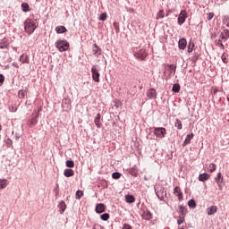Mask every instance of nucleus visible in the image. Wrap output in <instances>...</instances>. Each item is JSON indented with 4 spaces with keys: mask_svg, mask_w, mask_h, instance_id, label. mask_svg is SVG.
<instances>
[{
    "mask_svg": "<svg viewBox=\"0 0 229 229\" xmlns=\"http://www.w3.org/2000/svg\"><path fill=\"white\" fill-rule=\"evenodd\" d=\"M20 62H21V64H30V57L28 55L22 54L20 57Z\"/></svg>",
    "mask_w": 229,
    "mask_h": 229,
    "instance_id": "nucleus-17",
    "label": "nucleus"
},
{
    "mask_svg": "<svg viewBox=\"0 0 229 229\" xmlns=\"http://www.w3.org/2000/svg\"><path fill=\"white\" fill-rule=\"evenodd\" d=\"M123 229H131V225L124 224Z\"/></svg>",
    "mask_w": 229,
    "mask_h": 229,
    "instance_id": "nucleus-48",
    "label": "nucleus"
},
{
    "mask_svg": "<svg viewBox=\"0 0 229 229\" xmlns=\"http://www.w3.org/2000/svg\"><path fill=\"white\" fill-rule=\"evenodd\" d=\"M55 31L56 33L60 34V33H65L67 31V29L64 26H57L55 28Z\"/></svg>",
    "mask_w": 229,
    "mask_h": 229,
    "instance_id": "nucleus-22",
    "label": "nucleus"
},
{
    "mask_svg": "<svg viewBox=\"0 0 229 229\" xmlns=\"http://www.w3.org/2000/svg\"><path fill=\"white\" fill-rule=\"evenodd\" d=\"M185 222V216H179V218H178V220H177V224L178 225H182V223H184Z\"/></svg>",
    "mask_w": 229,
    "mask_h": 229,
    "instance_id": "nucleus-38",
    "label": "nucleus"
},
{
    "mask_svg": "<svg viewBox=\"0 0 229 229\" xmlns=\"http://www.w3.org/2000/svg\"><path fill=\"white\" fill-rule=\"evenodd\" d=\"M100 218L102 221H108V219H110V215L108 213H105L101 215Z\"/></svg>",
    "mask_w": 229,
    "mask_h": 229,
    "instance_id": "nucleus-33",
    "label": "nucleus"
},
{
    "mask_svg": "<svg viewBox=\"0 0 229 229\" xmlns=\"http://www.w3.org/2000/svg\"><path fill=\"white\" fill-rule=\"evenodd\" d=\"M143 218L146 219V221H149L152 218L151 212L146 211L143 214Z\"/></svg>",
    "mask_w": 229,
    "mask_h": 229,
    "instance_id": "nucleus-27",
    "label": "nucleus"
},
{
    "mask_svg": "<svg viewBox=\"0 0 229 229\" xmlns=\"http://www.w3.org/2000/svg\"><path fill=\"white\" fill-rule=\"evenodd\" d=\"M1 130H3V127H2L1 124H0V131H1Z\"/></svg>",
    "mask_w": 229,
    "mask_h": 229,
    "instance_id": "nucleus-52",
    "label": "nucleus"
},
{
    "mask_svg": "<svg viewBox=\"0 0 229 229\" xmlns=\"http://www.w3.org/2000/svg\"><path fill=\"white\" fill-rule=\"evenodd\" d=\"M225 59H223L224 62H225Z\"/></svg>",
    "mask_w": 229,
    "mask_h": 229,
    "instance_id": "nucleus-56",
    "label": "nucleus"
},
{
    "mask_svg": "<svg viewBox=\"0 0 229 229\" xmlns=\"http://www.w3.org/2000/svg\"><path fill=\"white\" fill-rule=\"evenodd\" d=\"M179 214H181L180 216H185L187 215V208L183 206H180L179 207Z\"/></svg>",
    "mask_w": 229,
    "mask_h": 229,
    "instance_id": "nucleus-24",
    "label": "nucleus"
},
{
    "mask_svg": "<svg viewBox=\"0 0 229 229\" xmlns=\"http://www.w3.org/2000/svg\"><path fill=\"white\" fill-rule=\"evenodd\" d=\"M103 227L99 224H95L92 227V229H102Z\"/></svg>",
    "mask_w": 229,
    "mask_h": 229,
    "instance_id": "nucleus-45",
    "label": "nucleus"
},
{
    "mask_svg": "<svg viewBox=\"0 0 229 229\" xmlns=\"http://www.w3.org/2000/svg\"><path fill=\"white\" fill-rule=\"evenodd\" d=\"M0 83H4V75L0 74Z\"/></svg>",
    "mask_w": 229,
    "mask_h": 229,
    "instance_id": "nucleus-49",
    "label": "nucleus"
},
{
    "mask_svg": "<svg viewBox=\"0 0 229 229\" xmlns=\"http://www.w3.org/2000/svg\"><path fill=\"white\" fill-rule=\"evenodd\" d=\"M186 19H187V11H185V10L181 11L179 17L177 19L178 24H180V26H182V24H183V22H185Z\"/></svg>",
    "mask_w": 229,
    "mask_h": 229,
    "instance_id": "nucleus-6",
    "label": "nucleus"
},
{
    "mask_svg": "<svg viewBox=\"0 0 229 229\" xmlns=\"http://www.w3.org/2000/svg\"><path fill=\"white\" fill-rule=\"evenodd\" d=\"M224 24H225L229 28V17L228 16L224 17Z\"/></svg>",
    "mask_w": 229,
    "mask_h": 229,
    "instance_id": "nucleus-43",
    "label": "nucleus"
},
{
    "mask_svg": "<svg viewBox=\"0 0 229 229\" xmlns=\"http://www.w3.org/2000/svg\"><path fill=\"white\" fill-rule=\"evenodd\" d=\"M216 182L219 187V190L222 191L223 187L221 186V184L223 183V177L221 176V173L217 174V176L216 178Z\"/></svg>",
    "mask_w": 229,
    "mask_h": 229,
    "instance_id": "nucleus-15",
    "label": "nucleus"
},
{
    "mask_svg": "<svg viewBox=\"0 0 229 229\" xmlns=\"http://www.w3.org/2000/svg\"><path fill=\"white\" fill-rule=\"evenodd\" d=\"M92 51L93 55L97 56V58L99 56V55H101V49H99V47H98L97 44L93 45Z\"/></svg>",
    "mask_w": 229,
    "mask_h": 229,
    "instance_id": "nucleus-13",
    "label": "nucleus"
},
{
    "mask_svg": "<svg viewBox=\"0 0 229 229\" xmlns=\"http://www.w3.org/2000/svg\"><path fill=\"white\" fill-rule=\"evenodd\" d=\"M24 30L28 35H31L37 30V20L35 19H27L24 21Z\"/></svg>",
    "mask_w": 229,
    "mask_h": 229,
    "instance_id": "nucleus-1",
    "label": "nucleus"
},
{
    "mask_svg": "<svg viewBox=\"0 0 229 229\" xmlns=\"http://www.w3.org/2000/svg\"><path fill=\"white\" fill-rule=\"evenodd\" d=\"M37 118H32L30 120L28 121V126L30 128H32V126H37Z\"/></svg>",
    "mask_w": 229,
    "mask_h": 229,
    "instance_id": "nucleus-23",
    "label": "nucleus"
},
{
    "mask_svg": "<svg viewBox=\"0 0 229 229\" xmlns=\"http://www.w3.org/2000/svg\"><path fill=\"white\" fill-rule=\"evenodd\" d=\"M217 212V208L216 206H210L209 208H207V214L208 216H214Z\"/></svg>",
    "mask_w": 229,
    "mask_h": 229,
    "instance_id": "nucleus-11",
    "label": "nucleus"
},
{
    "mask_svg": "<svg viewBox=\"0 0 229 229\" xmlns=\"http://www.w3.org/2000/svg\"><path fill=\"white\" fill-rule=\"evenodd\" d=\"M173 92H180V84H174L173 88H172Z\"/></svg>",
    "mask_w": 229,
    "mask_h": 229,
    "instance_id": "nucleus-34",
    "label": "nucleus"
},
{
    "mask_svg": "<svg viewBox=\"0 0 229 229\" xmlns=\"http://www.w3.org/2000/svg\"><path fill=\"white\" fill-rule=\"evenodd\" d=\"M134 56L139 60H145L146 56H148V52H146V49H140L139 52H135Z\"/></svg>",
    "mask_w": 229,
    "mask_h": 229,
    "instance_id": "nucleus-5",
    "label": "nucleus"
},
{
    "mask_svg": "<svg viewBox=\"0 0 229 229\" xmlns=\"http://www.w3.org/2000/svg\"><path fill=\"white\" fill-rule=\"evenodd\" d=\"M147 97L149 99H157V90L155 89H149L147 91Z\"/></svg>",
    "mask_w": 229,
    "mask_h": 229,
    "instance_id": "nucleus-7",
    "label": "nucleus"
},
{
    "mask_svg": "<svg viewBox=\"0 0 229 229\" xmlns=\"http://www.w3.org/2000/svg\"><path fill=\"white\" fill-rule=\"evenodd\" d=\"M188 205L191 208H196V201L194 199H190Z\"/></svg>",
    "mask_w": 229,
    "mask_h": 229,
    "instance_id": "nucleus-32",
    "label": "nucleus"
},
{
    "mask_svg": "<svg viewBox=\"0 0 229 229\" xmlns=\"http://www.w3.org/2000/svg\"><path fill=\"white\" fill-rule=\"evenodd\" d=\"M169 69L174 71V74L176 72V65L175 64H168Z\"/></svg>",
    "mask_w": 229,
    "mask_h": 229,
    "instance_id": "nucleus-41",
    "label": "nucleus"
},
{
    "mask_svg": "<svg viewBox=\"0 0 229 229\" xmlns=\"http://www.w3.org/2000/svg\"><path fill=\"white\" fill-rule=\"evenodd\" d=\"M91 74H92V80L93 81H95L96 83H99L100 80V76L101 74L99 73V70L98 69V67L96 65H93L91 67Z\"/></svg>",
    "mask_w": 229,
    "mask_h": 229,
    "instance_id": "nucleus-3",
    "label": "nucleus"
},
{
    "mask_svg": "<svg viewBox=\"0 0 229 229\" xmlns=\"http://www.w3.org/2000/svg\"><path fill=\"white\" fill-rule=\"evenodd\" d=\"M26 94H27V91L24 90V89H21L18 92V98L20 99H24V98H26Z\"/></svg>",
    "mask_w": 229,
    "mask_h": 229,
    "instance_id": "nucleus-25",
    "label": "nucleus"
},
{
    "mask_svg": "<svg viewBox=\"0 0 229 229\" xmlns=\"http://www.w3.org/2000/svg\"><path fill=\"white\" fill-rule=\"evenodd\" d=\"M194 50V42L190 41L188 45V53H192Z\"/></svg>",
    "mask_w": 229,
    "mask_h": 229,
    "instance_id": "nucleus-29",
    "label": "nucleus"
},
{
    "mask_svg": "<svg viewBox=\"0 0 229 229\" xmlns=\"http://www.w3.org/2000/svg\"><path fill=\"white\" fill-rule=\"evenodd\" d=\"M225 59H223L224 62H225Z\"/></svg>",
    "mask_w": 229,
    "mask_h": 229,
    "instance_id": "nucleus-54",
    "label": "nucleus"
},
{
    "mask_svg": "<svg viewBox=\"0 0 229 229\" xmlns=\"http://www.w3.org/2000/svg\"><path fill=\"white\" fill-rule=\"evenodd\" d=\"M165 128L164 127H157L154 129V134L157 139H164V137H165Z\"/></svg>",
    "mask_w": 229,
    "mask_h": 229,
    "instance_id": "nucleus-4",
    "label": "nucleus"
},
{
    "mask_svg": "<svg viewBox=\"0 0 229 229\" xmlns=\"http://www.w3.org/2000/svg\"><path fill=\"white\" fill-rule=\"evenodd\" d=\"M66 167H70V168L74 167V161H72V160H67V161H66Z\"/></svg>",
    "mask_w": 229,
    "mask_h": 229,
    "instance_id": "nucleus-37",
    "label": "nucleus"
},
{
    "mask_svg": "<svg viewBox=\"0 0 229 229\" xmlns=\"http://www.w3.org/2000/svg\"><path fill=\"white\" fill-rule=\"evenodd\" d=\"M10 43L8 42V38H4L0 40V49H8Z\"/></svg>",
    "mask_w": 229,
    "mask_h": 229,
    "instance_id": "nucleus-8",
    "label": "nucleus"
},
{
    "mask_svg": "<svg viewBox=\"0 0 229 229\" xmlns=\"http://www.w3.org/2000/svg\"><path fill=\"white\" fill-rule=\"evenodd\" d=\"M64 175L66 178H71V176H74V170L72 169H65L64 172Z\"/></svg>",
    "mask_w": 229,
    "mask_h": 229,
    "instance_id": "nucleus-18",
    "label": "nucleus"
},
{
    "mask_svg": "<svg viewBox=\"0 0 229 229\" xmlns=\"http://www.w3.org/2000/svg\"><path fill=\"white\" fill-rule=\"evenodd\" d=\"M174 126L175 128H177V130H182V121L177 119L175 121Z\"/></svg>",
    "mask_w": 229,
    "mask_h": 229,
    "instance_id": "nucleus-30",
    "label": "nucleus"
},
{
    "mask_svg": "<svg viewBox=\"0 0 229 229\" xmlns=\"http://www.w3.org/2000/svg\"><path fill=\"white\" fill-rule=\"evenodd\" d=\"M107 17H108V15L106 14V13H103L99 16V21H106Z\"/></svg>",
    "mask_w": 229,
    "mask_h": 229,
    "instance_id": "nucleus-39",
    "label": "nucleus"
},
{
    "mask_svg": "<svg viewBox=\"0 0 229 229\" xmlns=\"http://www.w3.org/2000/svg\"><path fill=\"white\" fill-rule=\"evenodd\" d=\"M174 194H175V196H178L179 201H182V199H183V194L182 193V190L180 189V187L176 186L174 188Z\"/></svg>",
    "mask_w": 229,
    "mask_h": 229,
    "instance_id": "nucleus-9",
    "label": "nucleus"
},
{
    "mask_svg": "<svg viewBox=\"0 0 229 229\" xmlns=\"http://www.w3.org/2000/svg\"><path fill=\"white\" fill-rule=\"evenodd\" d=\"M225 59H223L224 62H225Z\"/></svg>",
    "mask_w": 229,
    "mask_h": 229,
    "instance_id": "nucleus-55",
    "label": "nucleus"
},
{
    "mask_svg": "<svg viewBox=\"0 0 229 229\" xmlns=\"http://www.w3.org/2000/svg\"><path fill=\"white\" fill-rule=\"evenodd\" d=\"M100 121H101V114L98 113L94 120V123H95L97 128H101Z\"/></svg>",
    "mask_w": 229,
    "mask_h": 229,
    "instance_id": "nucleus-19",
    "label": "nucleus"
},
{
    "mask_svg": "<svg viewBox=\"0 0 229 229\" xmlns=\"http://www.w3.org/2000/svg\"><path fill=\"white\" fill-rule=\"evenodd\" d=\"M10 112H17V108L15 106H10L9 107Z\"/></svg>",
    "mask_w": 229,
    "mask_h": 229,
    "instance_id": "nucleus-47",
    "label": "nucleus"
},
{
    "mask_svg": "<svg viewBox=\"0 0 229 229\" xmlns=\"http://www.w3.org/2000/svg\"><path fill=\"white\" fill-rule=\"evenodd\" d=\"M112 178H114V180H119V178H121V173L119 172L113 173Z\"/></svg>",
    "mask_w": 229,
    "mask_h": 229,
    "instance_id": "nucleus-35",
    "label": "nucleus"
},
{
    "mask_svg": "<svg viewBox=\"0 0 229 229\" xmlns=\"http://www.w3.org/2000/svg\"><path fill=\"white\" fill-rule=\"evenodd\" d=\"M125 199H126L127 203H134L135 202V197H133V195H127L125 197Z\"/></svg>",
    "mask_w": 229,
    "mask_h": 229,
    "instance_id": "nucleus-26",
    "label": "nucleus"
},
{
    "mask_svg": "<svg viewBox=\"0 0 229 229\" xmlns=\"http://www.w3.org/2000/svg\"><path fill=\"white\" fill-rule=\"evenodd\" d=\"M105 210H106V206H105V204L100 203L96 206L97 214H103V212H105Z\"/></svg>",
    "mask_w": 229,
    "mask_h": 229,
    "instance_id": "nucleus-10",
    "label": "nucleus"
},
{
    "mask_svg": "<svg viewBox=\"0 0 229 229\" xmlns=\"http://www.w3.org/2000/svg\"><path fill=\"white\" fill-rule=\"evenodd\" d=\"M208 178H210V175H208V174H200L199 175V182H207V180H208Z\"/></svg>",
    "mask_w": 229,
    "mask_h": 229,
    "instance_id": "nucleus-20",
    "label": "nucleus"
},
{
    "mask_svg": "<svg viewBox=\"0 0 229 229\" xmlns=\"http://www.w3.org/2000/svg\"><path fill=\"white\" fill-rule=\"evenodd\" d=\"M55 47L61 52L67 51L70 47L69 42L67 40H59L55 43Z\"/></svg>",
    "mask_w": 229,
    "mask_h": 229,
    "instance_id": "nucleus-2",
    "label": "nucleus"
},
{
    "mask_svg": "<svg viewBox=\"0 0 229 229\" xmlns=\"http://www.w3.org/2000/svg\"><path fill=\"white\" fill-rule=\"evenodd\" d=\"M21 8L23 12H30V4H28L27 3H23L21 4Z\"/></svg>",
    "mask_w": 229,
    "mask_h": 229,
    "instance_id": "nucleus-31",
    "label": "nucleus"
},
{
    "mask_svg": "<svg viewBox=\"0 0 229 229\" xmlns=\"http://www.w3.org/2000/svg\"><path fill=\"white\" fill-rule=\"evenodd\" d=\"M83 196V191H77L75 194L76 199H81V197Z\"/></svg>",
    "mask_w": 229,
    "mask_h": 229,
    "instance_id": "nucleus-36",
    "label": "nucleus"
},
{
    "mask_svg": "<svg viewBox=\"0 0 229 229\" xmlns=\"http://www.w3.org/2000/svg\"><path fill=\"white\" fill-rule=\"evenodd\" d=\"M220 38L222 40H228L229 38V30H224V31L220 34Z\"/></svg>",
    "mask_w": 229,
    "mask_h": 229,
    "instance_id": "nucleus-16",
    "label": "nucleus"
},
{
    "mask_svg": "<svg viewBox=\"0 0 229 229\" xmlns=\"http://www.w3.org/2000/svg\"><path fill=\"white\" fill-rule=\"evenodd\" d=\"M192 139H194V133L188 134L182 144L183 148H185V146H187L188 144H191V141L192 140Z\"/></svg>",
    "mask_w": 229,
    "mask_h": 229,
    "instance_id": "nucleus-12",
    "label": "nucleus"
},
{
    "mask_svg": "<svg viewBox=\"0 0 229 229\" xmlns=\"http://www.w3.org/2000/svg\"><path fill=\"white\" fill-rule=\"evenodd\" d=\"M114 106H115V108H119V106H121V101L114 100Z\"/></svg>",
    "mask_w": 229,
    "mask_h": 229,
    "instance_id": "nucleus-44",
    "label": "nucleus"
},
{
    "mask_svg": "<svg viewBox=\"0 0 229 229\" xmlns=\"http://www.w3.org/2000/svg\"><path fill=\"white\" fill-rule=\"evenodd\" d=\"M113 26H114V30H119V23L114 22Z\"/></svg>",
    "mask_w": 229,
    "mask_h": 229,
    "instance_id": "nucleus-50",
    "label": "nucleus"
},
{
    "mask_svg": "<svg viewBox=\"0 0 229 229\" xmlns=\"http://www.w3.org/2000/svg\"><path fill=\"white\" fill-rule=\"evenodd\" d=\"M208 169L210 171V173H214V171H216V164L212 163L208 165Z\"/></svg>",
    "mask_w": 229,
    "mask_h": 229,
    "instance_id": "nucleus-40",
    "label": "nucleus"
},
{
    "mask_svg": "<svg viewBox=\"0 0 229 229\" xmlns=\"http://www.w3.org/2000/svg\"><path fill=\"white\" fill-rule=\"evenodd\" d=\"M165 15V13L164 12V10H160V11L157 13V14L156 19H157V20H158V19H164Z\"/></svg>",
    "mask_w": 229,
    "mask_h": 229,
    "instance_id": "nucleus-28",
    "label": "nucleus"
},
{
    "mask_svg": "<svg viewBox=\"0 0 229 229\" xmlns=\"http://www.w3.org/2000/svg\"><path fill=\"white\" fill-rule=\"evenodd\" d=\"M227 101L229 102V96L227 97Z\"/></svg>",
    "mask_w": 229,
    "mask_h": 229,
    "instance_id": "nucleus-53",
    "label": "nucleus"
},
{
    "mask_svg": "<svg viewBox=\"0 0 229 229\" xmlns=\"http://www.w3.org/2000/svg\"><path fill=\"white\" fill-rule=\"evenodd\" d=\"M214 15H216L214 13H208V21H212V19H214Z\"/></svg>",
    "mask_w": 229,
    "mask_h": 229,
    "instance_id": "nucleus-42",
    "label": "nucleus"
},
{
    "mask_svg": "<svg viewBox=\"0 0 229 229\" xmlns=\"http://www.w3.org/2000/svg\"><path fill=\"white\" fill-rule=\"evenodd\" d=\"M179 44V49H185L187 47V39L185 38H181L178 42Z\"/></svg>",
    "mask_w": 229,
    "mask_h": 229,
    "instance_id": "nucleus-14",
    "label": "nucleus"
},
{
    "mask_svg": "<svg viewBox=\"0 0 229 229\" xmlns=\"http://www.w3.org/2000/svg\"><path fill=\"white\" fill-rule=\"evenodd\" d=\"M8 187V180L0 179V189H6Z\"/></svg>",
    "mask_w": 229,
    "mask_h": 229,
    "instance_id": "nucleus-21",
    "label": "nucleus"
},
{
    "mask_svg": "<svg viewBox=\"0 0 229 229\" xmlns=\"http://www.w3.org/2000/svg\"><path fill=\"white\" fill-rule=\"evenodd\" d=\"M221 47H225V45H223V43L220 44Z\"/></svg>",
    "mask_w": 229,
    "mask_h": 229,
    "instance_id": "nucleus-51",
    "label": "nucleus"
},
{
    "mask_svg": "<svg viewBox=\"0 0 229 229\" xmlns=\"http://www.w3.org/2000/svg\"><path fill=\"white\" fill-rule=\"evenodd\" d=\"M60 207H61V208H62V210L64 212L65 210V202H61L60 203Z\"/></svg>",
    "mask_w": 229,
    "mask_h": 229,
    "instance_id": "nucleus-46",
    "label": "nucleus"
}]
</instances>
